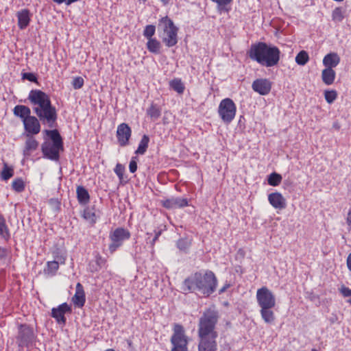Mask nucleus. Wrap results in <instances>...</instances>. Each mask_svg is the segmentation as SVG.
Returning <instances> with one entry per match:
<instances>
[{"label":"nucleus","instance_id":"nucleus-57","mask_svg":"<svg viewBox=\"0 0 351 351\" xmlns=\"http://www.w3.org/2000/svg\"><path fill=\"white\" fill-rule=\"evenodd\" d=\"M160 1L164 4L167 5L169 3V0H160Z\"/></svg>","mask_w":351,"mask_h":351},{"label":"nucleus","instance_id":"nucleus-34","mask_svg":"<svg viewBox=\"0 0 351 351\" xmlns=\"http://www.w3.org/2000/svg\"><path fill=\"white\" fill-rule=\"evenodd\" d=\"M345 10L341 7L335 8L332 12V20L335 22H341L345 16Z\"/></svg>","mask_w":351,"mask_h":351},{"label":"nucleus","instance_id":"nucleus-41","mask_svg":"<svg viewBox=\"0 0 351 351\" xmlns=\"http://www.w3.org/2000/svg\"><path fill=\"white\" fill-rule=\"evenodd\" d=\"M156 27L154 25H147L143 30V36L148 40L153 38L152 36L155 34Z\"/></svg>","mask_w":351,"mask_h":351},{"label":"nucleus","instance_id":"nucleus-51","mask_svg":"<svg viewBox=\"0 0 351 351\" xmlns=\"http://www.w3.org/2000/svg\"><path fill=\"white\" fill-rule=\"evenodd\" d=\"M54 3L57 4H62L64 3L66 5H69L70 4H68V0H52Z\"/></svg>","mask_w":351,"mask_h":351},{"label":"nucleus","instance_id":"nucleus-62","mask_svg":"<svg viewBox=\"0 0 351 351\" xmlns=\"http://www.w3.org/2000/svg\"><path fill=\"white\" fill-rule=\"evenodd\" d=\"M333 127H335V128H339V126H337V125H333Z\"/></svg>","mask_w":351,"mask_h":351},{"label":"nucleus","instance_id":"nucleus-27","mask_svg":"<svg viewBox=\"0 0 351 351\" xmlns=\"http://www.w3.org/2000/svg\"><path fill=\"white\" fill-rule=\"evenodd\" d=\"M146 46L148 51L151 53L158 54L160 52L161 44L155 38L148 39Z\"/></svg>","mask_w":351,"mask_h":351},{"label":"nucleus","instance_id":"nucleus-13","mask_svg":"<svg viewBox=\"0 0 351 351\" xmlns=\"http://www.w3.org/2000/svg\"><path fill=\"white\" fill-rule=\"evenodd\" d=\"M72 309L70 305L66 302L62 303L56 308L51 309V317L54 318L59 324L65 325L66 318L64 315L66 313H71Z\"/></svg>","mask_w":351,"mask_h":351},{"label":"nucleus","instance_id":"nucleus-14","mask_svg":"<svg viewBox=\"0 0 351 351\" xmlns=\"http://www.w3.org/2000/svg\"><path fill=\"white\" fill-rule=\"evenodd\" d=\"M161 205L169 210L182 208L189 206V201L186 198L180 197H171L160 201Z\"/></svg>","mask_w":351,"mask_h":351},{"label":"nucleus","instance_id":"nucleus-42","mask_svg":"<svg viewBox=\"0 0 351 351\" xmlns=\"http://www.w3.org/2000/svg\"><path fill=\"white\" fill-rule=\"evenodd\" d=\"M12 188L16 192H22L25 189L24 182L22 179L18 178L12 182Z\"/></svg>","mask_w":351,"mask_h":351},{"label":"nucleus","instance_id":"nucleus-31","mask_svg":"<svg viewBox=\"0 0 351 351\" xmlns=\"http://www.w3.org/2000/svg\"><path fill=\"white\" fill-rule=\"evenodd\" d=\"M149 138L147 135L144 134L139 142L137 149L135 151L136 154H144L149 145Z\"/></svg>","mask_w":351,"mask_h":351},{"label":"nucleus","instance_id":"nucleus-35","mask_svg":"<svg viewBox=\"0 0 351 351\" xmlns=\"http://www.w3.org/2000/svg\"><path fill=\"white\" fill-rule=\"evenodd\" d=\"M309 61L308 53L304 51H300L295 56V62L300 66L305 65Z\"/></svg>","mask_w":351,"mask_h":351},{"label":"nucleus","instance_id":"nucleus-47","mask_svg":"<svg viewBox=\"0 0 351 351\" xmlns=\"http://www.w3.org/2000/svg\"><path fill=\"white\" fill-rule=\"evenodd\" d=\"M137 157L134 156L131 158L129 164V170L131 173H134L137 170Z\"/></svg>","mask_w":351,"mask_h":351},{"label":"nucleus","instance_id":"nucleus-28","mask_svg":"<svg viewBox=\"0 0 351 351\" xmlns=\"http://www.w3.org/2000/svg\"><path fill=\"white\" fill-rule=\"evenodd\" d=\"M82 217L84 219L89 221L92 224L95 223L97 221V217L95 207H86L84 208Z\"/></svg>","mask_w":351,"mask_h":351},{"label":"nucleus","instance_id":"nucleus-44","mask_svg":"<svg viewBox=\"0 0 351 351\" xmlns=\"http://www.w3.org/2000/svg\"><path fill=\"white\" fill-rule=\"evenodd\" d=\"M84 84V80L82 77H75L72 81V86L74 89H80Z\"/></svg>","mask_w":351,"mask_h":351},{"label":"nucleus","instance_id":"nucleus-55","mask_svg":"<svg viewBox=\"0 0 351 351\" xmlns=\"http://www.w3.org/2000/svg\"><path fill=\"white\" fill-rule=\"evenodd\" d=\"M347 263H351V253L349 254L347 258Z\"/></svg>","mask_w":351,"mask_h":351},{"label":"nucleus","instance_id":"nucleus-46","mask_svg":"<svg viewBox=\"0 0 351 351\" xmlns=\"http://www.w3.org/2000/svg\"><path fill=\"white\" fill-rule=\"evenodd\" d=\"M22 79L27 80L29 82L38 83L36 75L33 73H22Z\"/></svg>","mask_w":351,"mask_h":351},{"label":"nucleus","instance_id":"nucleus-22","mask_svg":"<svg viewBox=\"0 0 351 351\" xmlns=\"http://www.w3.org/2000/svg\"><path fill=\"white\" fill-rule=\"evenodd\" d=\"M38 142L33 136L27 138L25 147L23 149V156L25 158L30 156L33 152L36 151L38 147Z\"/></svg>","mask_w":351,"mask_h":351},{"label":"nucleus","instance_id":"nucleus-56","mask_svg":"<svg viewBox=\"0 0 351 351\" xmlns=\"http://www.w3.org/2000/svg\"><path fill=\"white\" fill-rule=\"evenodd\" d=\"M212 1L217 3V7L218 9H219V0H212Z\"/></svg>","mask_w":351,"mask_h":351},{"label":"nucleus","instance_id":"nucleus-58","mask_svg":"<svg viewBox=\"0 0 351 351\" xmlns=\"http://www.w3.org/2000/svg\"><path fill=\"white\" fill-rule=\"evenodd\" d=\"M160 231L155 232V236L159 237L160 235Z\"/></svg>","mask_w":351,"mask_h":351},{"label":"nucleus","instance_id":"nucleus-63","mask_svg":"<svg viewBox=\"0 0 351 351\" xmlns=\"http://www.w3.org/2000/svg\"><path fill=\"white\" fill-rule=\"evenodd\" d=\"M348 302L351 304V298L350 300H348Z\"/></svg>","mask_w":351,"mask_h":351},{"label":"nucleus","instance_id":"nucleus-52","mask_svg":"<svg viewBox=\"0 0 351 351\" xmlns=\"http://www.w3.org/2000/svg\"><path fill=\"white\" fill-rule=\"evenodd\" d=\"M231 287L230 284H225L221 288V293L224 292L226 291L229 287Z\"/></svg>","mask_w":351,"mask_h":351},{"label":"nucleus","instance_id":"nucleus-48","mask_svg":"<svg viewBox=\"0 0 351 351\" xmlns=\"http://www.w3.org/2000/svg\"><path fill=\"white\" fill-rule=\"evenodd\" d=\"M232 0H221V12L224 10L226 12H228L230 10L231 8L230 6V3Z\"/></svg>","mask_w":351,"mask_h":351},{"label":"nucleus","instance_id":"nucleus-8","mask_svg":"<svg viewBox=\"0 0 351 351\" xmlns=\"http://www.w3.org/2000/svg\"><path fill=\"white\" fill-rule=\"evenodd\" d=\"M16 343L19 348L29 347L36 338L34 329L26 324H20L18 327Z\"/></svg>","mask_w":351,"mask_h":351},{"label":"nucleus","instance_id":"nucleus-12","mask_svg":"<svg viewBox=\"0 0 351 351\" xmlns=\"http://www.w3.org/2000/svg\"><path fill=\"white\" fill-rule=\"evenodd\" d=\"M132 136L130 127L125 123L119 124L117 130V138L119 145L121 147H125L129 145V141Z\"/></svg>","mask_w":351,"mask_h":351},{"label":"nucleus","instance_id":"nucleus-49","mask_svg":"<svg viewBox=\"0 0 351 351\" xmlns=\"http://www.w3.org/2000/svg\"><path fill=\"white\" fill-rule=\"evenodd\" d=\"M340 292L344 297L351 296V289L348 287L344 286L341 287Z\"/></svg>","mask_w":351,"mask_h":351},{"label":"nucleus","instance_id":"nucleus-36","mask_svg":"<svg viewBox=\"0 0 351 351\" xmlns=\"http://www.w3.org/2000/svg\"><path fill=\"white\" fill-rule=\"evenodd\" d=\"M14 175V169L9 167L6 162L3 163V167L1 172V178L3 180H8Z\"/></svg>","mask_w":351,"mask_h":351},{"label":"nucleus","instance_id":"nucleus-60","mask_svg":"<svg viewBox=\"0 0 351 351\" xmlns=\"http://www.w3.org/2000/svg\"><path fill=\"white\" fill-rule=\"evenodd\" d=\"M350 271H351V265H347Z\"/></svg>","mask_w":351,"mask_h":351},{"label":"nucleus","instance_id":"nucleus-43","mask_svg":"<svg viewBox=\"0 0 351 351\" xmlns=\"http://www.w3.org/2000/svg\"><path fill=\"white\" fill-rule=\"evenodd\" d=\"M10 256V251L5 247H0V262H5Z\"/></svg>","mask_w":351,"mask_h":351},{"label":"nucleus","instance_id":"nucleus-10","mask_svg":"<svg viewBox=\"0 0 351 351\" xmlns=\"http://www.w3.org/2000/svg\"><path fill=\"white\" fill-rule=\"evenodd\" d=\"M237 106L230 98L221 101V119L226 123H230L235 117Z\"/></svg>","mask_w":351,"mask_h":351},{"label":"nucleus","instance_id":"nucleus-53","mask_svg":"<svg viewBox=\"0 0 351 351\" xmlns=\"http://www.w3.org/2000/svg\"><path fill=\"white\" fill-rule=\"evenodd\" d=\"M158 237L154 236L152 241H151L152 245H154L155 243V242L158 240Z\"/></svg>","mask_w":351,"mask_h":351},{"label":"nucleus","instance_id":"nucleus-25","mask_svg":"<svg viewBox=\"0 0 351 351\" xmlns=\"http://www.w3.org/2000/svg\"><path fill=\"white\" fill-rule=\"evenodd\" d=\"M336 77L335 71L331 68H325L322 71V80L326 85H331Z\"/></svg>","mask_w":351,"mask_h":351},{"label":"nucleus","instance_id":"nucleus-54","mask_svg":"<svg viewBox=\"0 0 351 351\" xmlns=\"http://www.w3.org/2000/svg\"><path fill=\"white\" fill-rule=\"evenodd\" d=\"M91 265L93 267V269L92 268L90 269L91 271H93V269L97 270L98 269L97 267L99 266V265Z\"/></svg>","mask_w":351,"mask_h":351},{"label":"nucleus","instance_id":"nucleus-11","mask_svg":"<svg viewBox=\"0 0 351 351\" xmlns=\"http://www.w3.org/2000/svg\"><path fill=\"white\" fill-rule=\"evenodd\" d=\"M256 301L260 308L275 306L276 302L274 294L267 287H262L256 291Z\"/></svg>","mask_w":351,"mask_h":351},{"label":"nucleus","instance_id":"nucleus-9","mask_svg":"<svg viewBox=\"0 0 351 351\" xmlns=\"http://www.w3.org/2000/svg\"><path fill=\"white\" fill-rule=\"evenodd\" d=\"M109 238L111 241L109 250L114 252L123 245L125 241L130 238V232L123 228H117L110 232Z\"/></svg>","mask_w":351,"mask_h":351},{"label":"nucleus","instance_id":"nucleus-24","mask_svg":"<svg viewBox=\"0 0 351 351\" xmlns=\"http://www.w3.org/2000/svg\"><path fill=\"white\" fill-rule=\"evenodd\" d=\"M13 113L16 117H20L23 122L31 116V110L24 105H17L13 109Z\"/></svg>","mask_w":351,"mask_h":351},{"label":"nucleus","instance_id":"nucleus-20","mask_svg":"<svg viewBox=\"0 0 351 351\" xmlns=\"http://www.w3.org/2000/svg\"><path fill=\"white\" fill-rule=\"evenodd\" d=\"M274 307L275 306H267L260 308V314L265 323L271 324L274 322L276 316L272 310Z\"/></svg>","mask_w":351,"mask_h":351},{"label":"nucleus","instance_id":"nucleus-45","mask_svg":"<svg viewBox=\"0 0 351 351\" xmlns=\"http://www.w3.org/2000/svg\"><path fill=\"white\" fill-rule=\"evenodd\" d=\"M114 171L117 176L119 177L120 181H122L123 178L125 167L121 164L117 163V165L115 166Z\"/></svg>","mask_w":351,"mask_h":351},{"label":"nucleus","instance_id":"nucleus-38","mask_svg":"<svg viewBox=\"0 0 351 351\" xmlns=\"http://www.w3.org/2000/svg\"><path fill=\"white\" fill-rule=\"evenodd\" d=\"M59 265H47L43 269V274L46 277L54 276L58 270Z\"/></svg>","mask_w":351,"mask_h":351},{"label":"nucleus","instance_id":"nucleus-23","mask_svg":"<svg viewBox=\"0 0 351 351\" xmlns=\"http://www.w3.org/2000/svg\"><path fill=\"white\" fill-rule=\"evenodd\" d=\"M16 16L19 29H25L30 22L29 11L27 9H23L21 11L18 12Z\"/></svg>","mask_w":351,"mask_h":351},{"label":"nucleus","instance_id":"nucleus-32","mask_svg":"<svg viewBox=\"0 0 351 351\" xmlns=\"http://www.w3.org/2000/svg\"><path fill=\"white\" fill-rule=\"evenodd\" d=\"M146 112L152 119L156 120L161 115V109L156 104H152L149 108L147 109Z\"/></svg>","mask_w":351,"mask_h":351},{"label":"nucleus","instance_id":"nucleus-21","mask_svg":"<svg viewBox=\"0 0 351 351\" xmlns=\"http://www.w3.org/2000/svg\"><path fill=\"white\" fill-rule=\"evenodd\" d=\"M340 62V57L337 53L331 52L326 54L323 58V64L326 68L336 67Z\"/></svg>","mask_w":351,"mask_h":351},{"label":"nucleus","instance_id":"nucleus-17","mask_svg":"<svg viewBox=\"0 0 351 351\" xmlns=\"http://www.w3.org/2000/svg\"><path fill=\"white\" fill-rule=\"evenodd\" d=\"M217 337H199V343L198 345L199 351H216L217 344L216 338Z\"/></svg>","mask_w":351,"mask_h":351},{"label":"nucleus","instance_id":"nucleus-16","mask_svg":"<svg viewBox=\"0 0 351 351\" xmlns=\"http://www.w3.org/2000/svg\"><path fill=\"white\" fill-rule=\"evenodd\" d=\"M268 202L276 210H283L287 207V200L279 192L271 193L268 195Z\"/></svg>","mask_w":351,"mask_h":351},{"label":"nucleus","instance_id":"nucleus-33","mask_svg":"<svg viewBox=\"0 0 351 351\" xmlns=\"http://www.w3.org/2000/svg\"><path fill=\"white\" fill-rule=\"evenodd\" d=\"M169 86L178 94H182L184 90V85L181 79L174 78L169 82Z\"/></svg>","mask_w":351,"mask_h":351},{"label":"nucleus","instance_id":"nucleus-59","mask_svg":"<svg viewBox=\"0 0 351 351\" xmlns=\"http://www.w3.org/2000/svg\"><path fill=\"white\" fill-rule=\"evenodd\" d=\"M238 252L240 253L241 255H243V251L242 250L240 249Z\"/></svg>","mask_w":351,"mask_h":351},{"label":"nucleus","instance_id":"nucleus-6","mask_svg":"<svg viewBox=\"0 0 351 351\" xmlns=\"http://www.w3.org/2000/svg\"><path fill=\"white\" fill-rule=\"evenodd\" d=\"M217 316L215 312L207 311L199 319L198 335L202 337H217V332L214 330Z\"/></svg>","mask_w":351,"mask_h":351},{"label":"nucleus","instance_id":"nucleus-61","mask_svg":"<svg viewBox=\"0 0 351 351\" xmlns=\"http://www.w3.org/2000/svg\"><path fill=\"white\" fill-rule=\"evenodd\" d=\"M333 127H335V128H339V126H337V125H333Z\"/></svg>","mask_w":351,"mask_h":351},{"label":"nucleus","instance_id":"nucleus-7","mask_svg":"<svg viewBox=\"0 0 351 351\" xmlns=\"http://www.w3.org/2000/svg\"><path fill=\"white\" fill-rule=\"evenodd\" d=\"M172 348L171 351H188V337L184 327L180 324H175L173 335L170 339Z\"/></svg>","mask_w":351,"mask_h":351},{"label":"nucleus","instance_id":"nucleus-18","mask_svg":"<svg viewBox=\"0 0 351 351\" xmlns=\"http://www.w3.org/2000/svg\"><path fill=\"white\" fill-rule=\"evenodd\" d=\"M25 131L32 134H37L40 131V124L38 119L34 116L27 117L23 122Z\"/></svg>","mask_w":351,"mask_h":351},{"label":"nucleus","instance_id":"nucleus-37","mask_svg":"<svg viewBox=\"0 0 351 351\" xmlns=\"http://www.w3.org/2000/svg\"><path fill=\"white\" fill-rule=\"evenodd\" d=\"M282 179V178L280 174L273 172L269 175L267 182L270 186H276L280 184Z\"/></svg>","mask_w":351,"mask_h":351},{"label":"nucleus","instance_id":"nucleus-4","mask_svg":"<svg viewBox=\"0 0 351 351\" xmlns=\"http://www.w3.org/2000/svg\"><path fill=\"white\" fill-rule=\"evenodd\" d=\"M46 134L51 139L52 143L45 142L42 144L41 149L44 157L57 161L60 158V152L63 151L62 138L57 130H45Z\"/></svg>","mask_w":351,"mask_h":351},{"label":"nucleus","instance_id":"nucleus-15","mask_svg":"<svg viewBox=\"0 0 351 351\" xmlns=\"http://www.w3.org/2000/svg\"><path fill=\"white\" fill-rule=\"evenodd\" d=\"M252 89L261 95H267L271 89V82L267 79H256L252 85Z\"/></svg>","mask_w":351,"mask_h":351},{"label":"nucleus","instance_id":"nucleus-29","mask_svg":"<svg viewBox=\"0 0 351 351\" xmlns=\"http://www.w3.org/2000/svg\"><path fill=\"white\" fill-rule=\"evenodd\" d=\"M53 260L47 261V263H64L65 261V252L63 250L56 248L53 251Z\"/></svg>","mask_w":351,"mask_h":351},{"label":"nucleus","instance_id":"nucleus-50","mask_svg":"<svg viewBox=\"0 0 351 351\" xmlns=\"http://www.w3.org/2000/svg\"><path fill=\"white\" fill-rule=\"evenodd\" d=\"M346 221L348 230H351V208L348 210Z\"/></svg>","mask_w":351,"mask_h":351},{"label":"nucleus","instance_id":"nucleus-1","mask_svg":"<svg viewBox=\"0 0 351 351\" xmlns=\"http://www.w3.org/2000/svg\"><path fill=\"white\" fill-rule=\"evenodd\" d=\"M28 99L32 104L36 106L33 110L42 123L53 128L57 120V112L49 95L40 90L34 89L30 90Z\"/></svg>","mask_w":351,"mask_h":351},{"label":"nucleus","instance_id":"nucleus-64","mask_svg":"<svg viewBox=\"0 0 351 351\" xmlns=\"http://www.w3.org/2000/svg\"><path fill=\"white\" fill-rule=\"evenodd\" d=\"M311 351H318V350L316 349H312Z\"/></svg>","mask_w":351,"mask_h":351},{"label":"nucleus","instance_id":"nucleus-5","mask_svg":"<svg viewBox=\"0 0 351 351\" xmlns=\"http://www.w3.org/2000/svg\"><path fill=\"white\" fill-rule=\"evenodd\" d=\"M162 27L163 34L162 40L168 47L175 46L178 43V28L168 16L162 17L159 21V27Z\"/></svg>","mask_w":351,"mask_h":351},{"label":"nucleus","instance_id":"nucleus-19","mask_svg":"<svg viewBox=\"0 0 351 351\" xmlns=\"http://www.w3.org/2000/svg\"><path fill=\"white\" fill-rule=\"evenodd\" d=\"M72 302L74 305L78 308H82L86 302V296L83 286L78 282L75 287V293L72 298Z\"/></svg>","mask_w":351,"mask_h":351},{"label":"nucleus","instance_id":"nucleus-40","mask_svg":"<svg viewBox=\"0 0 351 351\" xmlns=\"http://www.w3.org/2000/svg\"><path fill=\"white\" fill-rule=\"evenodd\" d=\"M324 98L328 104L333 103L337 98V92L335 90H326Z\"/></svg>","mask_w":351,"mask_h":351},{"label":"nucleus","instance_id":"nucleus-30","mask_svg":"<svg viewBox=\"0 0 351 351\" xmlns=\"http://www.w3.org/2000/svg\"><path fill=\"white\" fill-rule=\"evenodd\" d=\"M0 236L5 241H8L10 238V230L6 224L5 219L1 215H0Z\"/></svg>","mask_w":351,"mask_h":351},{"label":"nucleus","instance_id":"nucleus-2","mask_svg":"<svg viewBox=\"0 0 351 351\" xmlns=\"http://www.w3.org/2000/svg\"><path fill=\"white\" fill-rule=\"evenodd\" d=\"M247 54L252 60L258 64L271 67L278 63L280 51L277 47H271L265 43L258 42L251 45Z\"/></svg>","mask_w":351,"mask_h":351},{"label":"nucleus","instance_id":"nucleus-39","mask_svg":"<svg viewBox=\"0 0 351 351\" xmlns=\"http://www.w3.org/2000/svg\"><path fill=\"white\" fill-rule=\"evenodd\" d=\"M177 247L182 252H186L191 245V240L188 238H181L176 243Z\"/></svg>","mask_w":351,"mask_h":351},{"label":"nucleus","instance_id":"nucleus-3","mask_svg":"<svg viewBox=\"0 0 351 351\" xmlns=\"http://www.w3.org/2000/svg\"><path fill=\"white\" fill-rule=\"evenodd\" d=\"M216 285L217 280L213 272L209 271L204 274L195 273L184 280V289L189 291L198 290L204 294L210 295L214 291Z\"/></svg>","mask_w":351,"mask_h":351},{"label":"nucleus","instance_id":"nucleus-26","mask_svg":"<svg viewBox=\"0 0 351 351\" xmlns=\"http://www.w3.org/2000/svg\"><path fill=\"white\" fill-rule=\"evenodd\" d=\"M77 199L80 204H86L90 200V195L83 186H77L76 189Z\"/></svg>","mask_w":351,"mask_h":351}]
</instances>
